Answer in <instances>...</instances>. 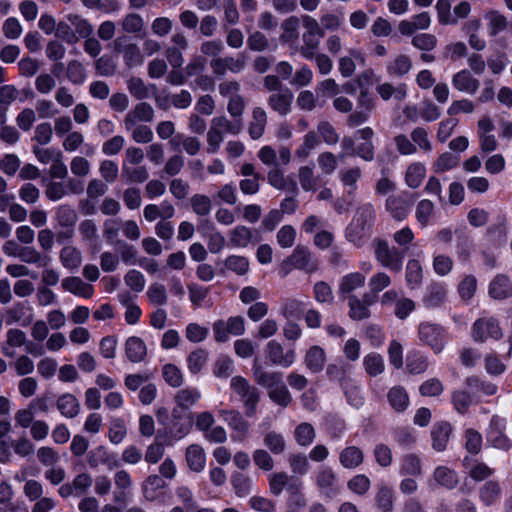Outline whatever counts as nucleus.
Segmentation results:
<instances>
[{"label": "nucleus", "mask_w": 512, "mask_h": 512, "mask_svg": "<svg viewBox=\"0 0 512 512\" xmlns=\"http://www.w3.org/2000/svg\"><path fill=\"white\" fill-rule=\"evenodd\" d=\"M364 460L363 451L356 446L344 448L339 456L340 464L347 469H353L362 464Z\"/></svg>", "instance_id": "31"}, {"label": "nucleus", "mask_w": 512, "mask_h": 512, "mask_svg": "<svg viewBox=\"0 0 512 512\" xmlns=\"http://www.w3.org/2000/svg\"><path fill=\"white\" fill-rule=\"evenodd\" d=\"M225 266L228 270L239 276L245 275L249 270V261L244 256L229 255L225 259Z\"/></svg>", "instance_id": "55"}, {"label": "nucleus", "mask_w": 512, "mask_h": 512, "mask_svg": "<svg viewBox=\"0 0 512 512\" xmlns=\"http://www.w3.org/2000/svg\"><path fill=\"white\" fill-rule=\"evenodd\" d=\"M21 261L29 264L38 263L40 267L46 266L50 261L49 256H45L43 259L41 258L40 253L33 247H21L18 253Z\"/></svg>", "instance_id": "53"}, {"label": "nucleus", "mask_w": 512, "mask_h": 512, "mask_svg": "<svg viewBox=\"0 0 512 512\" xmlns=\"http://www.w3.org/2000/svg\"><path fill=\"white\" fill-rule=\"evenodd\" d=\"M412 67V62L407 55H398L393 63L387 66V73L389 75L403 76L407 74Z\"/></svg>", "instance_id": "52"}, {"label": "nucleus", "mask_w": 512, "mask_h": 512, "mask_svg": "<svg viewBox=\"0 0 512 512\" xmlns=\"http://www.w3.org/2000/svg\"><path fill=\"white\" fill-rule=\"evenodd\" d=\"M231 388L244 401L245 414L248 417L254 416L260 400L258 389L250 386L248 380L243 376L233 377L231 379Z\"/></svg>", "instance_id": "7"}, {"label": "nucleus", "mask_w": 512, "mask_h": 512, "mask_svg": "<svg viewBox=\"0 0 512 512\" xmlns=\"http://www.w3.org/2000/svg\"><path fill=\"white\" fill-rule=\"evenodd\" d=\"M501 494V488L497 481H487L479 490V498L485 506L493 505Z\"/></svg>", "instance_id": "36"}, {"label": "nucleus", "mask_w": 512, "mask_h": 512, "mask_svg": "<svg viewBox=\"0 0 512 512\" xmlns=\"http://www.w3.org/2000/svg\"><path fill=\"white\" fill-rule=\"evenodd\" d=\"M232 488L238 497H245L250 493V478L243 473L234 472L230 479Z\"/></svg>", "instance_id": "49"}, {"label": "nucleus", "mask_w": 512, "mask_h": 512, "mask_svg": "<svg viewBox=\"0 0 512 512\" xmlns=\"http://www.w3.org/2000/svg\"><path fill=\"white\" fill-rule=\"evenodd\" d=\"M305 311L306 304L295 298L287 299L282 306V314L286 318L301 319Z\"/></svg>", "instance_id": "48"}, {"label": "nucleus", "mask_w": 512, "mask_h": 512, "mask_svg": "<svg viewBox=\"0 0 512 512\" xmlns=\"http://www.w3.org/2000/svg\"><path fill=\"white\" fill-rule=\"evenodd\" d=\"M374 130L367 126L358 129L353 136H344L341 141V148L346 156L359 157L366 162L375 158V147L373 144Z\"/></svg>", "instance_id": "2"}, {"label": "nucleus", "mask_w": 512, "mask_h": 512, "mask_svg": "<svg viewBox=\"0 0 512 512\" xmlns=\"http://www.w3.org/2000/svg\"><path fill=\"white\" fill-rule=\"evenodd\" d=\"M208 359V352L205 349L198 348L192 351L187 358V366L192 374H198Z\"/></svg>", "instance_id": "46"}, {"label": "nucleus", "mask_w": 512, "mask_h": 512, "mask_svg": "<svg viewBox=\"0 0 512 512\" xmlns=\"http://www.w3.org/2000/svg\"><path fill=\"white\" fill-rule=\"evenodd\" d=\"M56 217L58 224L65 228H73L77 222V213L69 205H60Z\"/></svg>", "instance_id": "51"}, {"label": "nucleus", "mask_w": 512, "mask_h": 512, "mask_svg": "<svg viewBox=\"0 0 512 512\" xmlns=\"http://www.w3.org/2000/svg\"><path fill=\"white\" fill-rule=\"evenodd\" d=\"M407 286L411 289H415L420 286L423 279L422 266L417 259H410L406 265L405 275Z\"/></svg>", "instance_id": "35"}, {"label": "nucleus", "mask_w": 512, "mask_h": 512, "mask_svg": "<svg viewBox=\"0 0 512 512\" xmlns=\"http://www.w3.org/2000/svg\"><path fill=\"white\" fill-rule=\"evenodd\" d=\"M293 94L289 89H286L278 94H272L268 98L269 106L280 115H287L291 109Z\"/></svg>", "instance_id": "25"}, {"label": "nucleus", "mask_w": 512, "mask_h": 512, "mask_svg": "<svg viewBox=\"0 0 512 512\" xmlns=\"http://www.w3.org/2000/svg\"><path fill=\"white\" fill-rule=\"evenodd\" d=\"M289 261L295 269L305 271L307 273H314L318 270L317 259H312L311 253L307 247L297 245L293 253L288 256Z\"/></svg>", "instance_id": "11"}, {"label": "nucleus", "mask_w": 512, "mask_h": 512, "mask_svg": "<svg viewBox=\"0 0 512 512\" xmlns=\"http://www.w3.org/2000/svg\"><path fill=\"white\" fill-rule=\"evenodd\" d=\"M266 356L272 364L284 368L290 367L295 361L294 349H289L284 353L282 345L276 340L267 343Z\"/></svg>", "instance_id": "10"}, {"label": "nucleus", "mask_w": 512, "mask_h": 512, "mask_svg": "<svg viewBox=\"0 0 512 512\" xmlns=\"http://www.w3.org/2000/svg\"><path fill=\"white\" fill-rule=\"evenodd\" d=\"M374 254L376 260L392 272H400L403 268L406 249L389 247L385 239L375 238L373 240Z\"/></svg>", "instance_id": "5"}, {"label": "nucleus", "mask_w": 512, "mask_h": 512, "mask_svg": "<svg viewBox=\"0 0 512 512\" xmlns=\"http://www.w3.org/2000/svg\"><path fill=\"white\" fill-rule=\"evenodd\" d=\"M488 295L493 300H506L512 297V281L506 274L499 273L488 285Z\"/></svg>", "instance_id": "12"}, {"label": "nucleus", "mask_w": 512, "mask_h": 512, "mask_svg": "<svg viewBox=\"0 0 512 512\" xmlns=\"http://www.w3.org/2000/svg\"><path fill=\"white\" fill-rule=\"evenodd\" d=\"M375 505L381 512H393L394 490L385 484L380 485L375 495Z\"/></svg>", "instance_id": "30"}, {"label": "nucleus", "mask_w": 512, "mask_h": 512, "mask_svg": "<svg viewBox=\"0 0 512 512\" xmlns=\"http://www.w3.org/2000/svg\"><path fill=\"white\" fill-rule=\"evenodd\" d=\"M434 480L442 487L452 490L459 483L458 475L447 466H437L433 473Z\"/></svg>", "instance_id": "28"}, {"label": "nucleus", "mask_w": 512, "mask_h": 512, "mask_svg": "<svg viewBox=\"0 0 512 512\" xmlns=\"http://www.w3.org/2000/svg\"><path fill=\"white\" fill-rule=\"evenodd\" d=\"M162 375L164 380L171 387L177 388L183 384V375L181 370L174 364H166L163 366Z\"/></svg>", "instance_id": "57"}, {"label": "nucleus", "mask_w": 512, "mask_h": 512, "mask_svg": "<svg viewBox=\"0 0 512 512\" xmlns=\"http://www.w3.org/2000/svg\"><path fill=\"white\" fill-rule=\"evenodd\" d=\"M402 476L416 477L421 475L422 466L421 459L414 453H409L403 456L399 470Z\"/></svg>", "instance_id": "34"}, {"label": "nucleus", "mask_w": 512, "mask_h": 512, "mask_svg": "<svg viewBox=\"0 0 512 512\" xmlns=\"http://www.w3.org/2000/svg\"><path fill=\"white\" fill-rule=\"evenodd\" d=\"M446 298V290L440 283H433L429 286L428 292L423 298L426 308H437L442 305Z\"/></svg>", "instance_id": "33"}, {"label": "nucleus", "mask_w": 512, "mask_h": 512, "mask_svg": "<svg viewBox=\"0 0 512 512\" xmlns=\"http://www.w3.org/2000/svg\"><path fill=\"white\" fill-rule=\"evenodd\" d=\"M294 437L300 446H309L315 438L314 427L307 422L300 423L295 428Z\"/></svg>", "instance_id": "44"}, {"label": "nucleus", "mask_w": 512, "mask_h": 512, "mask_svg": "<svg viewBox=\"0 0 512 512\" xmlns=\"http://www.w3.org/2000/svg\"><path fill=\"white\" fill-rule=\"evenodd\" d=\"M506 425L505 418L493 415L486 430V442L493 448L507 452L512 448V442L505 434Z\"/></svg>", "instance_id": "8"}, {"label": "nucleus", "mask_w": 512, "mask_h": 512, "mask_svg": "<svg viewBox=\"0 0 512 512\" xmlns=\"http://www.w3.org/2000/svg\"><path fill=\"white\" fill-rule=\"evenodd\" d=\"M323 427L330 438L340 439L346 430V423L339 415L330 413L324 417Z\"/></svg>", "instance_id": "27"}, {"label": "nucleus", "mask_w": 512, "mask_h": 512, "mask_svg": "<svg viewBox=\"0 0 512 512\" xmlns=\"http://www.w3.org/2000/svg\"><path fill=\"white\" fill-rule=\"evenodd\" d=\"M87 463L92 469L97 468L100 463L108 466L110 469L120 466L117 455L115 453H110L103 445H99L88 452Z\"/></svg>", "instance_id": "13"}, {"label": "nucleus", "mask_w": 512, "mask_h": 512, "mask_svg": "<svg viewBox=\"0 0 512 512\" xmlns=\"http://www.w3.org/2000/svg\"><path fill=\"white\" fill-rule=\"evenodd\" d=\"M264 445L273 453L281 454L285 450V440L280 433L268 432L264 436Z\"/></svg>", "instance_id": "64"}, {"label": "nucleus", "mask_w": 512, "mask_h": 512, "mask_svg": "<svg viewBox=\"0 0 512 512\" xmlns=\"http://www.w3.org/2000/svg\"><path fill=\"white\" fill-rule=\"evenodd\" d=\"M370 486H371V481L364 474H358V475L352 477L347 483L348 489L351 492H353L357 495H360V496L366 494L368 492Z\"/></svg>", "instance_id": "62"}, {"label": "nucleus", "mask_w": 512, "mask_h": 512, "mask_svg": "<svg viewBox=\"0 0 512 512\" xmlns=\"http://www.w3.org/2000/svg\"><path fill=\"white\" fill-rule=\"evenodd\" d=\"M254 376L256 379V382L266 387L267 389L271 390L278 386L280 383L283 382L282 380V374L279 372H266L261 370L260 368L254 369Z\"/></svg>", "instance_id": "39"}, {"label": "nucleus", "mask_w": 512, "mask_h": 512, "mask_svg": "<svg viewBox=\"0 0 512 512\" xmlns=\"http://www.w3.org/2000/svg\"><path fill=\"white\" fill-rule=\"evenodd\" d=\"M326 362V353L324 349L318 345L311 346L305 354L304 363L311 373H319L323 370Z\"/></svg>", "instance_id": "19"}, {"label": "nucleus", "mask_w": 512, "mask_h": 512, "mask_svg": "<svg viewBox=\"0 0 512 512\" xmlns=\"http://www.w3.org/2000/svg\"><path fill=\"white\" fill-rule=\"evenodd\" d=\"M363 365L366 373L371 377H376L384 371L383 357L378 353H369L363 359Z\"/></svg>", "instance_id": "42"}, {"label": "nucleus", "mask_w": 512, "mask_h": 512, "mask_svg": "<svg viewBox=\"0 0 512 512\" xmlns=\"http://www.w3.org/2000/svg\"><path fill=\"white\" fill-rule=\"evenodd\" d=\"M349 317L352 320L360 321L370 317V310L357 298L356 295L349 297Z\"/></svg>", "instance_id": "50"}, {"label": "nucleus", "mask_w": 512, "mask_h": 512, "mask_svg": "<svg viewBox=\"0 0 512 512\" xmlns=\"http://www.w3.org/2000/svg\"><path fill=\"white\" fill-rule=\"evenodd\" d=\"M200 398V394L196 389L185 388L179 390L175 395L176 406L174 408H182L190 411V407Z\"/></svg>", "instance_id": "37"}, {"label": "nucleus", "mask_w": 512, "mask_h": 512, "mask_svg": "<svg viewBox=\"0 0 512 512\" xmlns=\"http://www.w3.org/2000/svg\"><path fill=\"white\" fill-rule=\"evenodd\" d=\"M451 433L452 426L449 422L440 421L435 423L431 430L432 448L437 452L446 450Z\"/></svg>", "instance_id": "16"}, {"label": "nucleus", "mask_w": 512, "mask_h": 512, "mask_svg": "<svg viewBox=\"0 0 512 512\" xmlns=\"http://www.w3.org/2000/svg\"><path fill=\"white\" fill-rule=\"evenodd\" d=\"M186 461L190 470L199 473L206 463V455L204 449L198 444H191L186 449Z\"/></svg>", "instance_id": "24"}, {"label": "nucleus", "mask_w": 512, "mask_h": 512, "mask_svg": "<svg viewBox=\"0 0 512 512\" xmlns=\"http://www.w3.org/2000/svg\"><path fill=\"white\" fill-rule=\"evenodd\" d=\"M314 484L320 496L330 501L341 493L337 474L330 466L322 465L314 473Z\"/></svg>", "instance_id": "6"}, {"label": "nucleus", "mask_w": 512, "mask_h": 512, "mask_svg": "<svg viewBox=\"0 0 512 512\" xmlns=\"http://www.w3.org/2000/svg\"><path fill=\"white\" fill-rule=\"evenodd\" d=\"M486 18L489 19L488 32L492 37L497 36L508 26L507 18L496 10H491L488 12L486 14Z\"/></svg>", "instance_id": "43"}, {"label": "nucleus", "mask_w": 512, "mask_h": 512, "mask_svg": "<svg viewBox=\"0 0 512 512\" xmlns=\"http://www.w3.org/2000/svg\"><path fill=\"white\" fill-rule=\"evenodd\" d=\"M477 289V279L474 275L465 276L458 285V293L462 300L473 298Z\"/></svg>", "instance_id": "59"}, {"label": "nucleus", "mask_w": 512, "mask_h": 512, "mask_svg": "<svg viewBox=\"0 0 512 512\" xmlns=\"http://www.w3.org/2000/svg\"><path fill=\"white\" fill-rule=\"evenodd\" d=\"M124 63L128 68H133L135 66H140L144 62V57L141 54L139 47L130 43L125 47V52L123 53Z\"/></svg>", "instance_id": "60"}, {"label": "nucleus", "mask_w": 512, "mask_h": 512, "mask_svg": "<svg viewBox=\"0 0 512 512\" xmlns=\"http://www.w3.org/2000/svg\"><path fill=\"white\" fill-rule=\"evenodd\" d=\"M223 418L228 426L238 433V439H243L248 432V422L243 418L240 412L229 410L223 412Z\"/></svg>", "instance_id": "29"}, {"label": "nucleus", "mask_w": 512, "mask_h": 512, "mask_svg": "<svg viewBox=\"0 0 512 512\" xmlns=\"http://www.w3.org/2000/svg\"><path fill=\"white\" fill-rule=\"evenodd\" d=\"M426 175V168L422 163L411 164L405 175L406 184L413 189L418 188Z\"/></svg>", "instance_id": "40"}, {"label": "nucleus", "mask_w": 512, "mask_h": 512, "mask_svg": "<svg viewBox=\"0 0 512 512\" xmlns=\"http://www.w3.org/2000/svg\"><path fill=\"white\" fill-rule=\"evenodd\" d=\"M413 201L402 195H390L386 199V210L397 221L407 218Z\"/></svg>", "instance_id": "14"}, {"label": "nucleus", "mask_w": 512, "mask_h": 512, "mask_svg": "<svg viewBox=\"0 0 512 512\" xmlns=\"http://www.w3.org/2000/svg\"><path fill=\"white\" fill-rule=\"evenodd\" d=\"M365 277L360 272L349 273L342 277L339 292L341 294H348L354 291L356 288L364 285Z\"/></svg>", "instance_id": "41"}, {"label": "nucleus", "mask_w": 512, "mask_h": 512, "mask_svg": "<svg viewBox=\"0 0 512 512\" xmlns=\"http://www.w3.org/2000/svg\"><path fill=\"white\" fill-rule=\"evenodd\" d=\"M66 75L68 80L75 85L83 84L87 77L83 64L75 59L68 62Z\"/></svg>", "instance_id": "47"}, {"label": "nucleus", "mask_w": 512, "mask_h": 512, "mask_svg": "<svg viewBox=\"0 0 512 512\" xmlns=\"http://www.w3.org/2000/svg\"><path fill=\"white\" fill-rule=\"evenodd\" d=\"M95 68L100 76L110 77L116 72V63L110 55L104 54L96 60Z\"/></svg>", "instance_id": "63"}, {"label": "nucleus", "mask_w": 512, "mask_h": 512, "mask_svg": "<svg viewBox=\"0 0 512 512\" xmlns=\"http://www.w3.org/2000/svg\"><path fill=\"white\" fill-rule=\"evenodd\" d=\"M60 261L65 268H78L81 264L80 252L75 247H64L60 252Z\"/></svg>", "instance_id": "56"}, {"label": "nucleus", "mask_w": 512, "mask_h": 512, "mask_svg": "<svg viewBox=\"0 0 512 512\" xmlns=\"http://www.w3.org/2000/svg\"><path fill=\"white\" fill-rule=\"evenodd\" d=\"M488 241L495 247H500L507 242V219L505 215H498L496 222L486 229Z\"/></svg>", "instance_id": "15"}, {"label": "nucleus", "mask_w": 512, "mask_h": 512, "mask_svg": "<svg viewBox=\"0 0 512 512\" xmlns=\"http://www.w3.org/2000/svg\"><path fill=\"white\" fill-rule=\"evenodd\" d=\"M502 336L499 321L494 317L479 318L472 325V337L475 342L483 343L489 338L500 340Z\"/></svg>", "instance_id": "9"}, {"label": "nucleus", "mask_w": 512, "mask_h": 512, "mask_svg": "<svg viewBox=\"0 0 512 512\" xmlns=\"http://www.w3.org/2000/svg\"><path fill=\"white\" fill-rule=\"evenodd\" d=\"M56 406L61 415L66 418L76 417L80 410L77 398L70 393L60 395L56 401Z\"/></svg>", "instance_id": "26"}, {"label": "nucleus", "mask_w": 512, "mask_h": 512, "mask_svg": "<svg viewBox=\"0 0 512 512\" xmlns=\"http://www.w3.org/2000/svg\"><path fill=\"white\" fill-rule=\"evenodd\" d=\"M456 254L459 262L466 264L470 261L475 244L473 238L464 230H456Z\"/></svg>", "instance_id": "17"}, {"label": "nucleus", "mask_w": 512, "mask_h": 512, "mask_svg": "<svg viewBox=\"0 0 512 512\" xmlns=\"http://www.w3.org/2000/svg\"><path fill=\"white\" fill-rule=\"evenodd\" d=\"M31 311V308L27 305V302H17L12 308L6 310L5 322L7 325L17 323L24 319L26 311Z\"/></svg>", "instance_id": "61"}, {"label": "nucleus", "mask_w": 512, "mask_h": 512, "mask_svg": "<svg viewBox=\"0 0 512 512\" xmlns=\"http://www.w3.org/2000/svg\"><path fill=\"white\" fill-rule=\"evenodd\" d=\"M125 354L132 363L143 361L147 355L145 342L138 336H130L125 342Z\"/></svg>", "instance_id": "20"}, {"label": "nucleus", "mask_w": 512, "mask_h": 512, "mask_svg": "<svg viewBox=\"0 0 512 512\" xmlns=\"http://www.w3.org/2000/svg\"><path fill=\"white\" fill-rule=\"evenodd\" d=\"M62 288L75 296L90 299L93 296L94 288L91 284L85 283L77 276H69L62 280Z\"/></svg>", "instance_id": "18"}, {"label": "nucleus", "mask_w": 512, "mask_h": 512, "mask_svg": "<svg viewBox=\"0 0 512 512\" xmlns=\"http://www.w3.org/2000/svg\"><path fill=\"white\" fill-rule=\"evenodd\" d=\"M429 366L428 357L420 350L413 349L406 355V370L409 374L424 373Z\"/></svg>", "instance_id": "21"}, {"label": "nucleus", "mask_w": 512, "mask_h": 512, "mask_svg": "<svg viewBox=\"0 0 512 512\" xmlns=\"http://www.w3.org/2000/svg\"><path fill=\"white\" fill-rule=\"evenodd\" d=\"M229 240L231 246L246 247L253 241V232L250 228L244 225H238L230 232Z\"/></svg>", "instance_id": "38"}, {"label": "nucleus", "mask_w": 512, "mask_h": 512, "mask_svg": "<svg viewBox=\"0 0 512 512\" xmlns=\"http://www.w3.org/2000/svg\"><path fill=\"white\" fill-rule=\"evenodd\" d=\"M452 85L458 91L473 94L478 90L480 83L467 69H463L453 75Z\"/></svg>", "instance_id": "22"}, {"label": "nucleus", "mask_w": 512, "mask_h": 512, "mask_svg": "<svg viewBox=\"0 0 512 512\" xmlns=\"http://www.w3.org/2000/svg\"><path fill=\"white\" fill-rule=\"evenodd\" d=\"M171 417L169 427L158 429V438H166L174 444L190 432L194 418L191 411H185L182 408H173Z\"/></svg>", "instance_id": "3"}, {"label": "nucleus", "mask_w": 512, "mask_h": 512, "mask_svg": "<svg viewBox=\"0 0 512 512\" xmlns=\"http://www.w3.org/2000/svg\"><path fill=\"white\" fill-rule=\"evenodd\" d=\"M387 400L395 412H404L409 404V395L403 386H393L387 393Z\"/></svg>", "instance_id": "23"}, {"label": "nucleus", "mask_w": 512, "mask_h": 512, "mask_svg": "<svg viewBox=\"0 0 512 512\" xmlns=\"http://www.w3.org/2000/svg\"><path fill=\"white\" fill-rule=\"evenodd\" d=\"M269 398L276 404L281 407H287L290 405L292 401L291 394L284 384V382L280 383L275 388L268 391Z\"/></svg>", "instance_id": "54"}, {"label": "nucleus", "mask_w": 512, "mask_h": 512, "mask_svg": "<svg viewBox=\"0 0 512 512\" xmlns=\"http://www.w3.org/2000/svg\"><path fill=\"white\" fill-rule=\"evenodd\" d=\"M376 220V213L371 203L360 205L351 223L346 228V239L357 247L364 244L365 238L372 233Z\"/></svg>", "instance_id": "1"}, {"label": "nucleus", "mask_w": 512, "mask_h": 512, "mask_svg": "<svg viewBox=\"0 0 512 512\" xmlns=\"http://www.w3.org/2000/svg\"><path fill=\"white\" fill-rule=\"evenodd\" d=\"M173 444L168 439H159L158 431L155 435V441L147 447L145 461L149 464L158 463L164 455L165 447Z\"/></svg>", "instance_id": "32"}, {"label": "nucleus", "mask_w": 512, "mask_h": 512, "mask_svg": "<svg viewBox=\"0 0 512 512\" xmlns=\"http://www.w3.org/2000/svg\"><path fill=\"white\" fill-rule=\"evenodd\" d=\"M465 449L472 455H477L482 448L483 437L474 428H468L464 433Z\"/></svg>", "instance_id": "45"}, {"label": "nucleus", "mask_w": 512, "mask_h": 512, "mask_svg": "<svg viewBox=\"0 0 512 512\" xmlns=\"http://www.w3.org/2000/svg\"><path fill=\"white\" fill-rule=\"evenodd\" d=\"M417 332L420 342L430 347L435 354H440L450 339L448 328L431 321L420 322Z\"/></svg>", "instance_id": "4"}, {"label": "nucleus", "mask_w": 512, "mask_h": 512, "mask_svg": "<svg viewBox=\"0 0 512 512\" xmlns=\"http://www.w3.org/2000/svg\"><path fill=\"white\" fill-rule=\"evenodd\" d=\"M187 289L189 292V299L191 301L193 308L201 307L202 302L207 298L210 292L208 287L198 285L197 283L187 284Z\"/></svg>", "instance_id": "58"}]
</instances>
